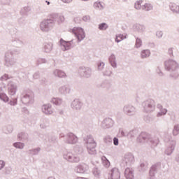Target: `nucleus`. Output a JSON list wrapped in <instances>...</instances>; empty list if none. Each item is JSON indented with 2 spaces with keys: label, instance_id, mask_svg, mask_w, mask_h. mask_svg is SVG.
Wrapping results in <instances>:
<instances>
[{
  "label": "nucleus",
  "instance_id": "20",
  "mask_svg": "<svg viewBox=\"0 0 179 179\" xmlns=\"http://www.w3.org/2000/svg\"><path fill=\"white\" fill-rule=\"evenodd\" d=\"M57 76H59V78H64L65 76V73H64V71H57Z\"/></svg>",
  "mask_w": 179,
  "mask_h": 179
},
{
  "label": "nucleus",
  "instance_id": "17",
  "mask_svg": "<svg viewBox=\"0 0 179 179\" xmlns=\"http://www.w3.org/2000/svg\"><path fill=\"white\" fill-rule=\"evenodd\" d=\"M0 99L1 100H3V101H8V96L5 94H1Z\"/></svg>",
  "mask_w": 179,
  "mask_h": 179
},
{
  "label": "nucleus",
  "instance_id": "19",
  "mask_svg": "<svg viewBox=\"0 0 179 179\" xmlns=\"http://www.w3.org/2000/svg\"><path fill=\"white\" fill-rule=\"evenodd\" d=\"M96 148V143L92 142V143H88L87 144V148L88 149H94Z\"/></svg>",
  "mask_w": 179,
  "mask_h": 179
},
{
  "label": "nucleus",
  "instance_id": "22",
  "mask_svg": "<svg viewBox=\"0 0 179 179\" xmlns=\"http://www.w3.org/2000/svg\"><path fill=\"white\" fill-rule=\"evenodd\" d=\"M113 143H114V145H115V146H117V145H118V138H115L113 139Z\"/></svg>",
  "mask_w": 179,
  "mask_h": 179
},
{
  "label": "nucleus",
  "instance_id": "21",
  "mask_svg": "<svg viewBox=\"0 0 179 179\" xmlns=\"http://www.w3.org/2000/svg\"><path fill=\"white\" fill-rule=\"evenodd\" d=\"M157 36L160 38V37L163 36V32L162 31H157Z\"/></svg>",
  "mask_w": 179,
  "mask_h": 179
},
{
  "label": "nucleus",
  "instance_id": "10",
  "mask_svg": "<svg viewBox=\"0 0 179 179\" xmlns=\"http://www.w3.org/2000/svg\"><path fill=\"white\" fill-rule=\"evenodd\" d=\"M143 9H145V10H152V9H153V6L152 4L146 3L144 4Z\"/></svg>",
  "mask_w": 179,
  "mask_h": 179
},
{
  "label": "nucleus",
  "instance_id": "13",
  "mask_svg": "<svg viewBox=\"0 0 179 179\" xmlns=\"http://www.w3.org/2000/svg\"><path fill=\"white\" fill-rule=\"evenodd\" d=\"M85 171H86V169L83 166L80 165L77 167V173H85Z\"/></svg>",
  "mask_w": 179,
  "mask_h": 179
},
{
  "label": "nucleus",
  "instance_id": "15",
  "mask_svg": "<svg viewBox=\"0 0 179 179\" xmlns=\"http://www.w3.org/2000/svg\"><path fill=\"white\" fill-rule=\"evenodd\" d=\"M142 45V40L141 38H137L136 40V48H139Z\"/></svg>",
  "mask_w": 179,
  "mask_h": 179
},
{
  "label": "nucleus",
  "instance_id": "7",
  "mask_svg": "<svg viewBox=\"0 0 179 179\" xmlns=\"http://www.w3.org/2000/svg\"><path fill=\"white\" fill-rule=\"evenodd\" d=\"M43 113L45 114H51L52 113V110H51V106H44Z\"/></svg>",
  "mask_w": 179,
  "mask_h": 179
},
{
  "label": "nucleus",
  "instance_id": "12",
  "mask_svg": "<svg viewBox=\"0 0 179 179\" xmlns=\"http://www.w3.org/2000/svg\"><path fill=\"white\" fill-rule=\"evenodd\" d=\"M13 145L17 149H23V148H24V144L22 143H15Z\"/></svg>",
  "mask_w": 179,
  "mask_h": 179
},
{
  "label": "nucleus",
  "instance_id": "11",
  "mask_svg": "<svg viewBox=\"0 0 179 179\" xmlns=\"http://www.w3.org/2000/svg\"><path fill=\"white\" fill-rule=\"evenodd\" d=\"M171 9L173 10V12H176V13H178L179 12V6L176 4H172L171 6Z\"/></svg>",
  "mask_w": 179,
  "mask_h": 179
},
{
  "label": "nucleus",
  "instance_id": "14",
  "mask_svg": "<svg viewBox=\"0 0 179 179\" xmlns=\"http://www.w3.org/2000/svg\"><path fill=\"white\" fill-rule=\"evenodd\" d=\"M143 3V1H138L135 3V8L136 9H141L142 8V4Z\"/></svg>",
  "mask_w": 179,
  "mask_h": 179
},
{
  "label": "nucleus",
  "instance_id": "16",
  "mask_svg": "<svg viewBox=\"0 0 179 179\" xmlns=\"http://www.w3.org/2000/svg\"><path fill=\"white\" fill-rule=\"evenodd\" d=\"M125 37H124V35H118L116 36L115 41L116 43H120V41H122V40H124Z\"/></svg>",
  "mask_w": 179,
  "mask_h": 179
},
{
  "label": "nucleus",
  "instance_id": "5",
  "mask_svg": "<svg viewBox=\"0 0 179 179\" xmlns=\"http://www.w3.org/2000/svg\"><path fill=\"white\" fill-rule=\"evenodd\" d=\"M109 62H110V64L113 68H115L117 66V63H115V56L113 55H111L109 57Z\"/></svg>",
  "mask_w": 179,
  "mask_h": 179
},
{
  "label": "nucleus",
  "instance_id": "23",
  "mask_svg": "<svg viewBox=\"0 0 179 179\" xmlns=\"http://www.w3.org/2000/svg\"><path fill=\"white\" fill-rule=\"evenodd\" d=\"M4 166H5V162H3V161H0V170Z\"/></svg>",
  "mask_w": 179,
  "mask_h": 179
},
{
  "label": "nucleus",
  "instance_id": "9",
  "mask_svg": "<svg viewBox=\"0 0 179 179\" xmlns=\"http://www.w3.org/2000/svg\"><path fill=\"white\" fill-rule=\"evenodd\" d=\"M94 8H97L98 9H103L104 8V3L100 2H95L94 3Z\"/></svg>",
  "mask_w": 179,
  "mask_h": 179
},
{
  "label": "nucleus",
  "instance_id": "2",
  "mask_svg": "<svg viewBox=\"0 0 179 179\" xmlns=\"http://www.w3.org/2000/svg\"><path fill=\"white\" fill-rule=\"evenodd\" d=\"M67 143H76L78 142V137L74 136L73 134L70 133L66 137Z\"/></svg>",
  "mask_w": 179,
  "mask_h": 179
},
{
  "label": "nucleus",
  "instance_id": "8",
  "mask_svg": "<svg viewBox=\"0 0 179 179\" xmlns=\"http://www.w3.org/2000/svg\"><path fill=\"white\" fill-rule=\"evenodd\" d=\"M49 22L51 23V21L50 20H47V21L41 22V29L42 30H45V29H47L48 27V25H47V24H48Z\"/></svg>",
  "mask_w": 179,
  "mask_h": 179
},
{
  "label": "nucleus",
  "instance_id": "3",
  "mask_svg": "<svg viewBox=\"0 0 179 179\" xmlns=\"http://www.w3.org/2000/svg\"><path fill=\"white\" fill-rule=\"evenodd\" d=\"M60 43L62 47H63L64 51L69 50V48H71V45H72V43H71V42H66L62 39H61Z\"/></svg>",
  "mask_w": 179,
  "mask_h": 179
},
{
  "label": "nucleus",
  "instance_id": "6",
  "mask_svg": "<svg viewBox=\"0 0 179 179\" xmlns=\"http://www.w3.org/2000/svg\"><path fill=\"white\" fill-rule=\"evenodd\" d=\"M150 56V50H144L141 52V57L142 58H148V57Z\"/></svg>",
  "mask_w": 179,
  "mask_h": 179
},
{
  "label": "nucleus",
  "instance_id": "4",
  "mask_svg": "<svg viewBox=\"0 0 179 179\" xmlns=\"http://www.w3.org/2000/svg\"><path fill=\"white\" fill-rule=\"evenodd\" d=\"M125 177L127 179H132L134 178V173L131 169L127 168L125 170Z\"/></svg>",
  "mask_w": 179,
  "mask_h": 179
},
{
  "label": "nucleus",
  "instance_id": "24",
  "mask_svg": "<svg viewBox=\"0 0 179 179\" xmlns=\"http://www.w3.org/2000/svg\"><path fill=\"white\" fill-rule=\"evenodd\" d=\"M62 2H65L66 3H69L70 2H72V0H62Z\"/></svg>",
  "mask_w": 179,
  "mask_h": 179
},
{
  "label": "nucleus",
  "instance_id": "1",
  "mask_svg": "<svg viewBox=\"0 0 179 179\" xmlns=\"http://www.w3.org/2000/svg\"><path fill=\"white\" fill-rule=\"evenodd\" d=\"M73 34L77 37L78 41H82L85 37H86V34H85V31L82 28L74 27L72 29Z\"/></svg>",
  "mask_w": 179,
  "mask_h": 179
},
{
  "label": "nucleus",
  "instance_id": "25",
  "mask_svg": "<svg viewBox=\"0 0 179 179\" xmlns=\"http://www.w3.org/2000/svg\"><path fill=\"white\" fill-rule=\"evenodd\" d=\"M177 134H178V131H177V129H174L173 130V135H177Z\"/></svg>",
  "mask_w": 179,
  "mask_h": 179
},
{
  "label": "nucleus",
  "instance_id": "26",
  "mask_svg": "<svg viewBox=\"0 0 179 179\" xmlns=\"http://www.w3.org/2000/svg\"><path fill=\"white\" fill-rule=\"evenodd\" d=\"M79 161V158H76V160L74 162H78Z\"/></svg>",
  "mask_w": 179,
  "mask_h": 179
},
{
  "label": "nucleus",
  "instance_id": "18",
  "mask_svg": "<svg viewBox=\"0 0 179 179\" xmlns=\"http://www.w3.org/2000/svg\"><path fill=\"white\" fill-rule=\"evenodd\" d=\"M108 26L106 23H102L99 25V29L100 30H106L107 29Z\"/></svg>",
  "mask_w": 179,
  "mask_h": 179
},
{
  "label": "nucleus",
  "instance_id": "27",
  "mask_svg": "<svg viewBox=\"0 0 179 179\" xmlns=\"http://www.w3.org/2000/svg\"><path fill=\"white\" fill-rule=\"evenodd\" d=\"M47 2V3H48V5H50V2L49 1H46Z\"/></svg>",
  "mask_w": 179,
  "mask_h": 179
},
{
  "label": "nucleus",
  "instance_id": "28",
  "mask_svg": "<svg viewBox=\"0 0 179 179\" xmlns=\"http://www.w3.org/2000/svg\"><path fill=\"white\" fill-rule=\"evenodd\" d=\"M83 1H89V0H83Z\"/></svg>",
  "mask_w": 179,
  "mask_h": 179
}]
</instances>
